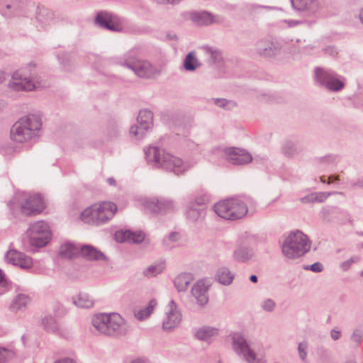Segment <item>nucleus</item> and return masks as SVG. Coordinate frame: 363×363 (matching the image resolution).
<instances>
[{
  "label": "nucleus",
  "mask_w": 363,
  "mask_h": 363,
  "mask_svg": "<svg viewBox=\"0 0 363 363\" xmlns=\"http://www.w3.org/2000/svg\"><path fill=\"white\" fill-rule=\"evenodd\" d=\"M147 162L156 168H162L176 175L184 174L189 168L186 163L159 147L150 146L145 150Z\"/></svg>",
  "instance_id": "f257e3e1"
},
{
  "label": "nucleus",
  "mask_w": 363,
  "mask_h": 363,
  "mask_svg": "<svg viewBox=\"0 0 363 363\" xmlns=\"http://www.w3.org/2000/svg\"><path fill=\"white\" fill-rule=\"evenodd\" d=\"M41 126V120L37 115L22 117L11 127V139L19 143L27 142L38 136Z\"/></svg>",
  "instance_id": "f03ea898"
},
{
  "label": "nucleus",
  "mask_w": 363,
  "mask_h": 363,
  "mask_svg": "<svg viewBox=\"0 0 363 363\" xmlns=\"http://www.w3.org/2000/svg\"><path fill=\"white\" fill-rule=\"evenodd\" d=\"M93 326L100 333L111 336L119 337L126 333L124 320L118 313H99L92 318Z\"/></svg>",
  "instance_id": "7ed1b4c3"
},
{
  "label": "nucleus",
  "mask_w": 363,
  "mask_h": 363,
  "mask_svg": "<svg viewBox=\"0 0 363 363\" xmlns=\"http://www.w3.org/2000/svg\"><path fill=\"white\" fill-rule=\"evenodd\" d=\"M247 198H232L221 201L213 206L215 213L225 220H236L242 218L248 212Z\"/></svg>",
  "instance_id": "20e7f679"
},
{
  "label": "nucleus",
  "mask_w": 363,
  "mask_h": 363,
  "mask_svg": "<svg viewBox=\"0 0 363 363\" xmlns=\"http://www.w3.org/2000/svg\"><path fill=\"white\" fill-rule=\"evenodd\" d=\"M117 209L114 203L104 201L86 208L81 214V219L89 225H101L111 220Z\"/></svg>",
  "instance_id": "39448f33"
},
{
  "label": "nucleus",
  "mask_w": 363,
  "mask_h": 363,
  "mask_svg": "<svg viewBox=\"0 0 363 363\" xmlns=\"http://www.w3.org/2000/svg\"><path fill=\"white\" fill-rule=\"evenodd\" d=\"M311 248L308 237L300 230L291 232L282 245V252L289 259L303 256Z\"/></svg>",
  "instance_id": "423d86ee"
},
{
  "label": "nucleus",
  "mask_w": 363,
  "mask_h": 363,
  "mask_svg": "<svg viewBox=\"0 0 363 363\" xmlns=\"http://www.w3.org/2000/svg\"><path fill=\"white\" fill-rule=\"evenodd\" d=\"M344 77L329 68L316 67L314 69V80L316 84L329 91L338 92L345 87Z\"/></svg>",
  "instance_id": "0eeeda50"
},
{
  "label": "nucleus",
  "mask_w": 363,
  "mask_h": 363,
  "mask_svg": "<svg viewBox=\"0 0 363 363\" xmlns=\"http://www.w3.org/2000/svg\"><path fill=\"white\" fill-rule=\"evenodd\" d=\"M27 233L30 245L38 248L47 245L52 238L50 226L43 220L30 224Z\"/></svg>",
  "instance_id": "6e6552de"
},
{
  "label": "nucleus",
  "mask_w": 363,
  "mask_h": 363,
  "mask_svg": "<svg viewBox=\"0 0 363 363\" xmlns=\"http://www.w3.org/2000/svg\"><path fill=\"white\" fill-rule=\"evenodd\" d=\"M230 336L234 351L239 355H243L248 363H266L264 358L257 357V354L250 349L243 335L240 333H233Z\"/></svg>",
  "instance_id": "1a4fd4ad"
},
{
  "label": "nucleus",
  "mask_w": 363,
  "mask_h": 363,
  "mask_svg": "<svg viewBox=\"0 0 363 363\" xmlns=\"http://www.w3.org/2000/svg\"><path fill=\"white\" fill-rule=\"evenodd\" d=\"M94 23L101 28L113 32H119L123 29L122 20L117 15L106 11H101L96 13Z\"/></svg>",
  "instance_id": "9d476101"
},
{
  "label": "nucleus",
  "mask_w": 363,
  "mask_h": 363,
  "mask_svg": "<svg viewBox=\"0 0 363 363\" xmlns=\"http://www.w3.org/2000/svg\"><path fill=\"white\" fill-rule=\"evenodd\" d=\"M45 208L43 198L38 194L28 195L20 204L21 213L27 216L38 215Z\"/></svg>",
  "instance_id": "9b49d317"
},
{
  "label": "nucleus",
  "mask_w": 363,
  "mask_h": 363,
  "mask_svg": "<svg viewBox=\"0 0 363 363\" xmlns=\"http://www.w3.org/2000/svg\"><path fill=\"white\" fill-rule=\"evenodd\" d=\"M153 113L151 111L143 109L140 111L138 118V125H133L130 128V134L138 139L143 138L152 124Z\"/></svg>",
  "instance_id": "f8f14e48"
},
{
  "label": "nucleus",
  "mask_w": 363,
  "mask_h": 363,
  "mask_svg": "<svg viewBox=\"0 0 363 363\" xmlns=\"http://www.w3.org/2000/svg\"><path fill=\"white\" fill-rule=\"evenodd\" d=\"M4 259L6 262L18 266L23 269H28L33 266V259L30 257L14 249L8 250Z\"/></svg>",
  "instance_id": "ddd939ff"
},
{
  "label": "nucleus",
  "mask_w": 363,
  "mask_h": 363,
  "mask_svg": "<svg viewBox=\"0 0 363 363\" xmlns=\"http://www.w3.org/2000/svg\"><path fill=\"white\" fill-rule=\"evenodd\" d=\"M167 316L162 323V328L165 331H171L178 327L182 321V314L177 310L176 303L171 300L167 306Z\"/></svg>",
  "instance_id": "4468645a"
},
{
  "label": "nucleus",
  "mask_w": 363,
  "mask_h": 363,
  "mask_svg": "<svg viewBox=\"0 0 363 363\" xmlns=\"http://www.w3.org/2000/svg\"><path fill=\"white\" fill-rule=\"evenodd\" d=\"M133 71L143 79H155L161 74V70L156 65L144 60H139Z\"/></svg>",
  "instance_id": "2eb2a0df"
},
{
  "label": "nucleus",
  "mask_w": 363,
  "mask_h": 363,
  "mask_svg": "<svg viewBox=\"0 0 363 363\" xmlns=\"http://www.w3.org/2000/svg\"><path fill=\"white\" fill-rule=\"evenodd\" d=\"M281 45L277 41L262 39L256 43V52L263 57H274L280 54Z\"/></svg>",
  "instance_id": "dca6fc26"
},
{
  "label": "nucleus",
  "mask_w": 363,
  "mask_h": 363,
  "mask_svg": "<svg viewBox=\"0 0 363 363\" xmlns=\"http://www.w3.org/2000/svg\"><path fill=\"white\" fill-rule=\"evenodd\" d=\"M227 160L233 164L243 165L250 163L252 160V155L245 150L229 147L225 150Z\"/></svg>",
  "instance_id": "f3484780"
},
{
  "label": "nucleus",
  "mask_w": 363,
  "mask_h": 363,
  "mask_svg": "<svg viewBox=\"0 0 363 363\" xmlns=\"http://www.w3.org/2000/svg\"><path fill=\"white\" fill-rule=\"evenodd\" d=\"M190 19L199 26H208L213 23H221L223 18L218 15H213L206 11H194L190 13Z\"/></svg>",
  "instance_id": "a211bd4d"
},
{
  "label": "nucleus",
  "mask_w": 363,
  "mask_h": 363,
  "mask_svg": "<svg viewBox=\"0 0 363 363\" xmlns=\"http://www.w3.org/2000/svg\"><path fill=\"white\" fill-rule=\"evenodd\" d=\"M9 86L16 91H32L35 86L29 77L23 75L21 71H17L12 74L11 81L9 82Z\"/></svg>",
  "instance_id": "6ab92c4d"
},
{
  "label": "nucleus",
  "mask_w": 363,
  "mask_h": 363,
  "mask_svg": "<svg viewBox=\"0 0 363 363\" xmlns=\"http://www.w3.org/2000/svg\"><path fill=\"white\" fill-rule=\"evenodd\" d=\"M145 208L152 213H162L174 208L173 201L167 199H153L147 201Z\"/></svg>",
  "instance_id": "aec40b11"
},
{
  "label": "nucleus",
  "mask_w": 363,
  "mask_h": 363,
  "mask_svg": "<svg viewBox=\"0 0 363 363\" xmlns=\"http://www.w3.org/2000/svg\"><path fill=\"white\" fill-rule=\"evenodd\" d=\"M208 285H206L203 280L198 281L191 289V294L196 298L199 306L203 307L208 302V296L207 294Z\"/></svg>",
  "instance_id": "412c9836"
},
{
  "label": "nucleus",
  "mask_w": 363,
  "mask_h": 363,
  "mask_svg": "<svg viewBox=\"0 0 363 363\" xmlns=\"http://www.w3.org/2000/svg\"><path fill=\"white\" fill-rule=\"evenodd\" d=\"M145 239V234L142 231L118 230L115 233V240L118 242H132L140 243Z\"/></svg>",
  "instance_id": "4be33fe9"
},
{
  "label": "nucleus",
  "mask_w": 363,
  "mask_h": 363,
  "mask_svg": "<svg viewBox=\"0 0 363 363\" xmlns=\"http://www.w3.org/2000/svg\"><path fill=\"white\" fill-rule=\"evenodd\" d=\"M79 254L89 261H106V256L100 250L91 245H84L80 247Z\"/></svg>",
  "instance_id": "5701e85b"
},
{
  "label": "nucleus",
  "mask_w": 363,
  "mask_h": 363,
  "mask_svg": "<svg viewBox=\"0 0 363 363\" xmlns=\"http://www.w3.org/2000/svg\"><path fill=\"white\" fill-rule=\"evenodd\" d=\"M255 255L253 249L247 244L238 245L233 252V259L238 262H247Z\"/></svg>",
  "instance_id": "b1692460"
},
{
  "label": "nucleus",
  "mask_w": 363,
  "mask_h": 363,
  "mask_svg": "<svg viewBox=\"0 0 363 363\" xmlns=\"http://www.w3.org/2000/svg\"><path fill=\"white\" fill-rule=\"evenodd\" d=\"M343 211L337 206H326L320 211L321 218L328 223L333 222L338 219Z\"/></svg>",
  "instance_id": "393cba45"
},
{
  "label": "nucleus",
  "mask_w": 363,
  "mask_h": 363,
  "mask_svg": "<svg viewBox=\"0 0 363 363\" xmlns=\"http://www.w3.org/2000/svg\"><path fill=\"white\" fill-rule=\"evenodd\" d=\"M218 335V330L216 328L203 326L199 328L196 333V337L201 341L210 343L213 337Z\"/></svg>",
  "instance_id": "a878e982"
},
{
  "label": "nucleus",
  "mask_w": 363,
  "mask_h": 363,
  "mask_svg": "<svg viewBox=\"0 0 363 363\" xmlns=\"http://www.w3.org/2000/svg\"><path fill=\"white\" fill-rule=\"evenodd\" d=\"M206 211L203 207L195 206V203H189L186 211V216L191 222H196L204 218Z\"/></svg>",
  "instance_id": "bb28decb"
},
{
  "label": "nucleus",
  "mask_w": 363,
  "mask_h": 363,
  "mask_svg": "<svg viewBox=\"0 0 363 363\" xmlns=\"http://www.w3.org/2000/svg\"><path fill=\"white\" fill-rule=\"evenodd\" d=\"M303 151V147L298 143L291 140L284 142L282 146V152L287 157H294Z\"/></svg>",
  "instance_id": "cd10ccee"
},
{
  "label": "nucleus",
  "mask_w": 363,
  "mask_h": 363,
  "mask_svg": "<svg viewBox=\"0 0 363 363\" xmlns=\"http://www.w3.org/2000/svg\"><path fill=\"white\" fill-rule=\"evenodd\" d=\"M193 279L192 274L182 273L175 278L174 281V286L178 291H185Z\"/></svg>",
  "instance_id": "c85d7f7f"
},
{
  "label": "nucleus",
  "mask_w": 363,
  "mask_h": 363,
  "mask_svg": "<svg viewBox=\"0 0 363 363\" xmlns=\"http://www.w3.org/2000/svg\"><path fill=\"white\" fill-rule=\"evenodd\" d=\"M234 279V274H232L228 267H222L218 269L216 274V279L221 284L230 285Z\"/></svg>",
  "instance_id": "c756f323"
},
{
  "label": "nucleus",
  "mask_w": 363,
  "mask_h": 363,
  "mask_svg": "<svg viewBox=\"0 0 363 363\" xmlns=\"http://www.w3.org/2000/svg\"><path fill=\"white\" fill-rule=\"evenodd\" d=\"M79 249L75 245L67 242L61 245L59 253L62 257L74 259L79 255Z\"/></svg>",
  "instance_id": "7c9ffc66"
},
{
  "label": "nucleus",
  "mask_w": 363,
  "mask_h": 363,
  "mask_svg": "<svg viewBox=\"0 0 363 363\" xmlns=\"http://www.w3.org/2000/svg\"><path fill=\"white\" fill-rule=\"evenodd\" d=\"M29 301L30 298L27 295L18 294L13 300L9 308L13 312L24 310Z\"/></svg>",
  "instance_id": "2f4dec72"
},
{
  "label": "nucleus",
  "mask_w": 363,
  "mask_h": 363,
  "mask_svg": "<svg viewBox=\"0 0 363 363\" xmlns=\"http://www.w3.org/2000/svg\"><path fill=\"white\" fill-rule=\"evenodd\" d=\"M73 303L78 308H90L94 306V300L86 293H79L77 298H72Z\"/></svg>",
  "instance_id": "473e14b6"
},
{
  "label": "nucleus",
  "mask_w": 363,
  "mask_h": 363,
  "mask_svg": "<svg viewBox=\"0 0 363 363\" xmlns=\"http://www.w3.org/2000/svg\"><path fill=\"white\" fill-rule=\"evenodd\" d=\"M165 268V262L161 261L155 264H152L144 269L143 275L147 278L155 277L161 274Z\"/></svg>",
  "instance_id": "72a5a7b5"
},
{
  "label": "nucleus",
  "mask_w": 363,
  "mask_h": 363,
  "mask_svg": "<svg viewBox=\"0 0 363 363\" xmlns=\"http://www.w3.org/2000/svg\"><path fill=\"white\" fill-rule=\"evenodd\" d=\"M41 324L43 329L48 333H55L58 330V323L52 315H45L42 319Z\"/></svg>",
  "instance_id": "f704fd0d"
},
{
  "label": "nucleus",
  "mask_w": 363,
  "mask_h": 363,
  "mask_svg": "<svg viewBox=\"0 0 363 363\" xmlns=\"http://www.w3.org/2000/svg\"><path fill=\"white\" fill-rule=\"evenodd\" d=\"M139 60L136 57V51L131 50L123 55L121 65L133 70Z\"/></svg>",
  "instance_id": "c9c22d12"
},
{
  "label": "nucleus",
  "mask_w": 363,
  "mask_h": 363,
  "mask_svg": "<svg viewBox=\"0 0 363 363\" xmlns=\"http://www.w3.org/2000/svg\"><path fill=\"white\" fill-rule=\"evenodd\" d=\"M184 67L186 71H194L200 66L194 52H190L184 60Z\"/></svg>",
  "instance_id": "e433bc0d"
},
{
  "label": "nucleus",
  "mask_w": 363,
  "mask_h": 363,
  "mask_svg": "<svg viewBox=\"0 0 363 363\" xmlns=\"http://www.w3.org/2000/svg\"><path fill=\"white\" fill-rule=\"evenodd\" d=\"M157 303L155 299H152L150 301L147 306H146L143 309H140L137 313H135V315L136 318L139 320H143L147 318H148L154 308L156 307Z\"/></svg>",
  "instance_id": "4c0bfd02"
},
{
  "label": "nucleus",
  "mask_w": 363,
  "mask_h": 363,
  "mask_svg": "<svg viewBox=\"0 0 363 363\" xmlns=\"http://www.w3.org/2000/svg\"><path fill=\"white\" fill-rule=\"evenodd\" d=\"M203 49L205 50L206 55L209 57V61L212 64L219 62L222 60L221 52L219 50L210 47L204 46Z\"/></svg>",
  "instance_id": "58836bf2"
},
{
  "label": "nucleus",
  "mask_w": 363,
  "mask_h": 363,
  "mask_svg": "<svg viewBox=\"0 0 363 363\" xmlns=\"http://www.w3.org/2000/svg\"><path fill=\"white\" fill-rule=\"evenodd\" d=\"M293 7L300 11L311 10L315 0H291Z\"/></svg>",
  "instance_id": "ea45409f"
},
{
  "label": "nucleus",
  "mask_w": 363,
  "mask_h": 363,
  "mask_svg": "<svg viewBox=\"0 0 363 363\" xmlns=\"http://www.w3.org/2000/svg\"><path fill=\"white\" fill-rule=\"evenodd\" d=\"M316 162L324 166L335 164L339 162V157L337 155L329 154L315 159Z\"/></svg>",
  "instance_id": "a19ab883"
},
{
  "label": "nucleus",
  "mask_w": 363,
  "mask_h": 363,
  "mask_svg": "<svg viewBox=\"0 0 363 363\" xmlns=\"http://www.w3.org/2000/svg\"><path fill=\"white\" fill-rule=\"evenodd\" d=\"M57 59L60 65L65 70H69L72 67V58L67 53L57 55Z\"/></svg>",
  "instance_id": "79ce46f5"
},
{
  "label": "nucleus",
  "mask_w": 363,
  "mask_h": 363,
  "mask_svg": "<svg viewBox=\"0 0 363 363\" xmlns=\"http://www.w3.org/2000/svg\"><path fill=\"white\" fill-rule=\"evenodd\" d=\"M214 103L217 106L228 110L233 109L236 106L235 102L225 99H216Z\"/></svg>",
  "instance_id": "37998d69"
},
{
  "label": "nucleus",
  "mask_w": 363,
  "mask_h": 363,
  "mask_svg": "<svg viewBox=\"0 0 363 363\" xmlns=\"http://www.w3.org/2000/svg\"><path fill=\"white\" fill-rule=\"evenodd\" d=\"M15 353L11 350L0 347V363H4L13 359Z\"/></svg>",
  "instance_id": "c03bdc74"
},
{
  "label": "nucleus",
  "mask_w": 363,
  "mask_h": 363,
  "mask_svg": "<svg viewBox=\"0 0 363 363\" xmlns=\"http://www.w3.org/2000/svg\"><path fill=\"white\" fill-rule=\"evenodd\" d=\"M0 11L1 12L2 15L5 16L6 17H11L19 13L18 11V6L14 4H7L5 8H1Z\"/></svg>",
  "instance_id": "a18cd8bd"
},
{
  "label": "nucleus",
  "mask_w": 363,
  "mask_h": 363,
  "mask_svg": "<svg viewBox=\"0 0 363 363\" xmlns=\"http://www.w3.org/2000/svg\"><path fill=\"white\" fill-rule=\"evenodd\" d=\"M314 201L317 203L324 202L330 195L342 194V192H313Z\"/></svg>",
  "instance_id": "49530a36"
},
{
  "label": "nucleus",
  "mask_w": 363,
  "mask_h": 363,
  "mask_svg": "<svg viewBox=\"0 0 363 363\" xmlns=\"http://www.w3.org/2000/svg\"><path fill=\"white\" fill-rule=\"evenodd\" d=\"M276 307V303L272 298L264 300L261 303V308L267 312H272Z\"/></svg>",
  "instance_id": "de8ad7c7"
},
{
  "label": "nucleus",
  "mask_w": 363,
  "mask_h": 363,
  "mask_svg": "<svg viewBox=\"0 0 363 363\" xmlns=\"http://www.w3.org/2000/svg\"><path fill=\"white\" fill-rule=\"evenodd\" d=\"M308 343L306 341L301 342L298 345V352L300 359L304 362L307 357Z\"/></svg>",
  "instance_id": "09e8293b"
},
{
  "label": "nucleus",
  "mask_w": 363,
  "mask_h": 363,
  "mask_svg": "<svg viewBox=\"0 0 363 363\" xmlns=\"http://www.w3.org/2000/svg\"><path fill=\"white\" fill-rule=\"evenodd\" d=\"M208 201V199L206 196H201L195 198L189 203H195V206L203 207L206 210V203Z\"/></svg>",
  "instance_id": "8fccbe9b"
},
{
  "label": "nucleus",
  "mask_w": 363,
  "mask_h": 363,
  "mask_svg": "<svg viewBox=\"0 0 363 363\" xmlns=\"http://www.w3.org/2000/svg\"><path fill=\"white\" fill-rule=\"evenodd\" d=\"M362 337L363 331L361 329L357 328L353 331L352 335L351 336V340L357 345H359L362 341Z\"/></svg>",
  "instance_id": "3c124183"
},
{
  "label": "nucleus",
  "mask_w": 363,
  "mask_h": 363,
  "mask_svg": "<svg viewBox=\"0 0 363 363\" xmlns=\"http://www.w3.org/2000/svg\"><path fill=\"white\" fill-rule=\"evenodd\" d=\"M358 261H359V258L357 257H356V256L352 257L349 259H347L340 264V269L342 271H347L350 267L352 264L357 262Z\"/></svg>",
  "instance_id": "603ef678"
},
{
  "label": "nucleus",
  "mask_w": 363,
  "mask_h": 363,
  "mask_svg": "<svg viewBox=\"0 0 363 363\" xmlns=\"http://www.w3.org/2000/svg\"><path fill=\"white\" fill-rule=\"evenodd\" d=\"M304 269L314 272H320L323 270V266L320 262H317L311 265L304 267Z\"/></svg>",
  "instance_id": "864d4df0"
},
{
  "label": "nucleus",
  "mask_w": 363,
  "mask_h": 363,
  "mask_svg": "<svg viewBox=\"0 0 363 363\" xmlns=\"http://www.w3.org/2000/svg\"><path fill=\"white\" fill-rule=\"evenodd\" d=\"M179 234L177 232H172L169 236L163 240V244L167 247L169 245V242H175L178 240Z\"/></svg>",
  "instance_id": "5fc2aeb1"
},
{
  "label": "nucleus",
  "mask_w": 363,
  "mask_h": 363,
  "mask_svg": "<svg viewBox=\"0 0 363 363\" xmlns=\"http://www.w3.org/2000/svg\"><path fill=\"white\" fill-rule=\"evenodd\" d=\"M350 188L352 189H363V178H359L356 180L350 181L349 182Z\"/></svg>",
  "instance_id": "6e6d98bb"
},
{
  "label": "nucleus",
  "mask_w": 363,
  "mask_h": 363,
  "mask_svg": "<svg viewBox=\"0 0 363 363\" xmlns=\"http://www.w3.org/2000/svg\"><path fill=\"white\" fill-rule=\"evenodd\" d=\"M301 201L303 203H315L314 201V193L309 194L301 199Z\"/></svg>",
  "instance_id": "4d7b16f0"
},
{
  "label": "nucleus",
  "mask_w": 363,
  "mask_h": 363,
  "mask_svg": "<svg viewBox=\"0 0 363 363\" xmlns=\"http://www.w3.org/2000/svg\"><path fill=\"white\" fill-rule=\"evenodd\" d=\"M323 52L330 56H335L337 55L336 48L334 46H328L323 50Z\"/></svg>",
  "instance_id": "13d9d810"
},
{
  "label": "nucleus",
  "mask_w": 363,
  "mask_h": 363,
  "mask_svg": "<svg viewBox=\"0 0 363 363\" xmlns=\"http://www.w3.org/2000/svg\"><path fill=\"white\" fill-rule=\"evenodd\" d=\"M0 284L2 286H6L8 284V280L6 277L5 273L0 269Z\"/></svg>",
  "instance_id": "bf43d9fd"
},
{
  "label": "nucleus",
  "mask_w": 363,
  "mask_h": 363,
  "mask_svg": "<svg viewBox=\"0 0 363 363\" xmlns=\"http://www.w3.org/2000/svg\"><path fill=\"white\" fill-rule=\"evenodd\" d=\"M331 338L333 340H337L340 339L341 336V333L339 330H336L335 329H333L330 332Z\"/></svg>",
  "instance_id": "052dcab7"
},
{
  "label": "nucleus",
  "mask_w": 363,
  "mask_h": 363,
  "mask_svg": "<svg viewBox=\"0 0 363 363\" xmlns=\"http://www.w3.org/2000/svg\"><path fill=\"white\" fill-rule=\"evenodd\" d=\"M339 180H340V177L338 175H330L328 177L327 184H330L337 182Z\"/></svg>",
  "instance_id": "680f3d73"
},
{
  "label": "nucleus",
  "mask_w": 363,
  "mask_h": 363,
  "mask_svg": "<svg viewBox=\"0 0 363 363\" xmlns=\"http://www.w3.org/2000/svg\"><path fill=\"white\" fill-rule=\"evenodd\" d=\"M54 363H76V362L71 358L66 357L57 360Z\"/></svg>",
  "instance_id": "e2e57ef3"
},
{
  "label": "nucleus",
  "mask_w": 363,
  "mask_h": 363,
  "mask_svg": "<svg viewBox=\"0 0 363 363\" xmlns=\"http://www.w3.org/2000/svg\"><path fill=\"white\" fill-rule=\"evenodd\" d=\"M7 205L10 210L13 211L16 208V199L14 198L9 201Z\"/></svg>",
  "instance_id": "0e129e2a"
},
{
  "label": "nucleus",
  "mask_w": 363,
  "mask_h": 363,
  "mask_svg": "<svg viewBox=\"0 0 363 363\" xmlns=\"http://www.w3.org/2000/svg\"><path fill=\"white\" fill-rule=\"evenodd\" d=\"M166 37L168 40H177L178 39L177 35L171 32L167 33Z\"/></svg>",
  "instance_id": "69168bd1"
},
{
  "label": "nucleus",
  "mask_w": 363,
  "mask_h": 363,
  "mask_svg": "<svg viewBox=\"0 0 363 363\" xmlns=\"http://www.w3.org/2000/svg\"><path fill=\"white\" fill-rule=\"evenodd\" d=\"M107 182L111 186H116V181L113 177H109L107 179Z\"/></svg>",
  "instance_id": "338daca9"
},
{
  "label": "nucleus",
  "mask_w": 363,
  "mask_h": 363,
  "mask_svg": "<svg viewBox=\"0 0 363 363\" xmlns=\"http://www.w3.org/2000/svg\"><path fill=\"white\" fill-rule=\"evenodd\" d=\"M249 279L252 283H257L258 281L257 277L255 274L250 276Z\"/></svg>",
  "instance_id": "774afa93"
}]
</instances>
